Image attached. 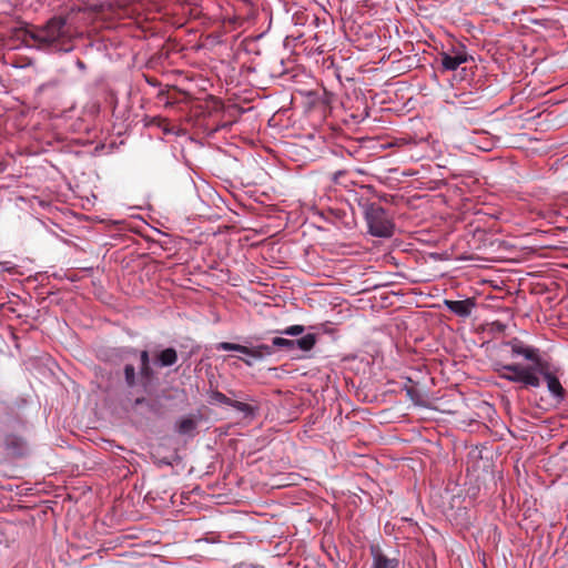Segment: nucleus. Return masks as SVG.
Here are the masks:
<instances>
[{"label":"nucleus","mask_w":568,"mask_h":568,"mask_svg":"<svg viewBox=\"0 0 568 568\" xmlns=\"http://www.w3.org/2000/svg\"><path fill=\"white\" fill-rule=\"evenodd\" d=\"M493 328L497 332H504L506 329V325L499 321L493 323Z\"/></svg>","instance_id":"a211bd4d"},{"label":"nucleus","mask_w":568,"mask_h":568,"mask_svg":"<svg viewBox=\"0 0 568 568\" xmlns=\"http://www.w3.org/2000/svg\"><path fill=\"white\" fill-rule=\"evenodd\" d=\"M196 420L193 417H184L176 423V432L181 435H187L196 428Z\"/></svg>","instance_id":"1a4fd4ad"},{"label":"nucleus","mask_w":568,"mask_h":568,"mask_svg":"<svg viewBox=\"0 0 568 568\" xmlns=\"http://www.w3.org/2000/svg\"><path fill=\"white\" fill-rule=\"evenodd\" d=\"M468 54L465 51H458L455 55H450L446 52L440 53V63L444 71H454L460 64L467 62Z\"/></svg>","instance_id":"423d86ee"},{"label":"nucleus","mask_w":568,"mask_h":568,"mask_svg":"<svg viewBox=\"0 0 568 568\" xmlns=\"http://www.w3.org/2000/svg\"><path fill=\"white\" fill-rule=\"evenodd\" d=\"M501 346L510 349L513 358L523 357L530 364L496 363L494 371L500 378L511 383H518L523 388L528 389L540 387L541 381L539 376H542L547 382V387L551 395L559 402L565 399L566 390L557 377L559 369L542 358L541 351L538 347L527 344L518 337L504 341Z\"/></svg>","instance_id":"f257e3e1"},{"label":"nucleus","mask_w":568,"mask_h":568,"mask_svg":"<svg viewBox=\"0 0 568 568\" xmlns=\"http://www.w3.org/2000/svg\"><path fill=\"white\" fill-rule=\"evenodd\" d=\"M209 398L210 404H223L230 406L232 403V399L224 395L223 393H221L220 390H212L209 394Z\"/></svg>","instance_id":"f8f14e48"},{"label":"nucleus","mask_w":568,"mask_h":568,"mask_svg":"<svg viewBox=\"0 0 568 568\" xmlns=\"http://www.w3.org/2000/svg\"><path fill=\"white\" fill-rule=\"evenodd\" d=\"M305 331V327L303 325H292L286 327L283 331H280L281 334L290 335V336H297L303 334Z\"/></svg>","instance_id":"2eb2a0df"},{"label":"nucleus","mask_w":568,"mask_h":568,"mask_svg":"<svg viewBox=\"0 0 568 568\" xmlns=\"http://www.w3.org/2000/svg\"><path fill=\"white\" fill-rule=\"evenodd\" d=\"M12 39L27 47L38 49H55L59 51L71 50V29L63 17H53L44 26L29 28H16L12 30Z\"/></svg>","instance_id":"f03ea898"},{"label":"nucleus","mask_w":568,"mask_h":568,"mask_svg":"<svg viewBox=\"0 0 568 568\" xmlns=\"http://www.w3.org/2000/svg\"><path fill=\"white\" fill-rule=\"evenodd\" d=\"M139 373H140V376L145 381H150L155 376V372L152 368L151 364L150 365H140Z\"/></svg>","instance_id":"dca6fc26"},{"label":"nucleus","mask_w":568,"mask_h":568,"mask_svg":"<svg viewBox=\"0 0 568 568\" xmlns=\"http://www.w3.org/2000/svg\"><path fill=\"white\" fill-rule=\"evenodd\" d=\"M146 403V399L144 397H138L135 400H134V406H139V405H142Z\"/></svg>","instance_id":"6ab92c4d"},{"label":"nucleus","mask_w":568,"mask_h":568,"mask_svg":"<svg viewBox=\"0 0 568 568\" xmlns=\"http://www.w3.org/2000/svg\"><path fill=\"white\" fill-rule=\"evenodd\" d=\"M6 447L11 449L13 454H21L23 440L18 436L9 435L6 437Z\"/></svg>","instance_id":"9b49d317"},{"label":"nucleus","mask_w":568,"mask_h":568,"mask_svg":"<svg viewBox=\"0 0 568 568\" xmlns=\"http://www.w3.org/2000/svg\"><path fill=\"white\" fill-rule=\"evenodd\" d=\"M273 347L285 348L287 352H291L295 349V341L284 337H274L272 341V346L260 345L256 349L229 342H221L216 345L217 351H234L253 357H260L263 353L272 354Z\"/></svg>","instance_id":"20e7f679"},{"label":"nucleus","mask_w":568,"mask_h":568,"mask_svg":"<svg viewBox=\"0 0 568 568\" xmlns=\"http://www.w3.org/2000/svg\"><path fill=\"white\" fill-rule=\"evenodd\" d=\"M373 557L372 568H398L399 561L396 558H388L377 546L371 547Z\"/></svg>","instance_id":"0eeeda50"},{"label":"nucleus","mask_w":568,"mask_h":568,"mask_svg":"<svg viewBox=\"0 0 568 568\" xmlns=\"http://www.w3.org/2000/svg\"><path fill=\"white\" fill-rule=\"evenodd\" d=\"M140 365H150V354L148 351H142L140 353Z\"/></svg>","instance_id":"f3484780"},{"label":"nucleus","mask_w":568,"mask_h":568,"mask_svg":"<svg viewBox=\"0 0 568 568\" xmlns=\"http://www.w3.org/2000/svg\"><path fill=\"white\" fill-rule=\"evenodd\" d=\"M364 216L368 232L377 237H390L394 234L395 224L390 214L378 203L365 205Z\"/></svg>","instance_id":"7ed1b4c3"},{"label":"nucleus","mask_w":568,"mask_h":568,"mask_svg":"<svg viewBox=\"0 0 568 568\" xmlns=\"http://www.w3.org/2000/svg\"><path fill=\"white\" fill-rule=\"evenodd\" d=\"M444 304L450 312L462 317H468L475 307L473 298H466L463 301L445 300Z\"/></svg>","instance_id":"39448f33"},{"label":"nucleus","mask_w":568,"mask_h":568,"mask_svg":"<svg viewBox=\"0 0 568 568\" xmlns=\"http://www.w3.org/2000/svg\"><path fill=\"white\" fill-rule=\"evenodd\" d=\"M178 362V353L173 347H168L155 355L154 364L160 367L172 366Z\"/></svg>","instance_id":"6e6552de"},{"label":"nucleus","mask_w":568,"mask_h":568,"mask_svg":"<svg viewBox=\"0 0 568 568\" xmlns=\"http://www.w3.org/2000/svg\"><path fill=\"white\" fill-rule=\"evenodd\" d=\"M123 372H124V377H125L126 385L129 387H133L135 385V383H136V381H135L136 374H135L134 366L132 364H126L124 366Z\"/></svg>","instance_id":"ddd939ff"},{"label":"nucleus","mask_w":568,"mask_h":568,"mask_svg":"<svg viewBox=\"0 0 568 568\" xmlns=\"http://www.w3.org/2000/svg\"><path fill=\"white\" fill-rule=\"evenodd\" d=\"M78 65H79V68H84V64L82 61H78Z\"/></svg>","instance_id":"aec40b11"},{"label":"nucleus","mask_w":568,"mask_h":568,"mask_svg":"<svg viewBox=\"0 0 568 568\" xmlns=\"http://www.w3.org/2000/svg\"><path fill=\"white\" fill-rule=\"evenodd\" d=\"M316 344V336L314 334H306L295 341V348L298 347L303 352L311 351Z\"/></svg>","instance_id":"9d476101"},{"label":"nucleus","mask_w":568,"mask_h":568,"mask_svg":"<svg viewBox=\"0 0 568 568\" xmlns=\"http://www.w3.org/2000/svg\"><path fill=\"white\" fill-rule=\"evenodd\" d=\"M230 406L235 408L239 412L244 413L245 415H253L255 413V407H253L250 404L243 403V402L232 399V403Z\"/></svg>","instance_id":"4468645a"}]
</instances>
